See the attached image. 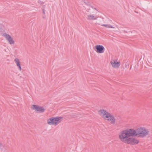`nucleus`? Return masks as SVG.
I'll use <instances>...</instances> for the list:
<instances>
[{
  "label": "nucleus",
  "instance_id": "1",
  "mask_svg": "<svg viewBox=\"0 0 152 152\" xmlns=\"http://www.w3.org/2000/svg\"><path fill=\"white\" fill-rule=\"evenodd\" d=\"M135 133L131 129L124 130L119 133V137L121 141L130 144Z\"/></svg>",
  "mask_w": 152,
  "mask_h": 152
},
{
  "label": "nucleus",
  "instance_id": "2",
  "mask_svg": "<svg viewBox=\"0 0 152 152\" xmlns=\"http://www.w3.org/2000/svg\"><path fill=\"white\" fill-rule=\"evenodd\" d=\"M133 132H135V136L139 137L144 138L149 134V131L145 127H142L137 129L135 130L131 129Z\"/></svg>",
  "mask_w": 152,
  "mask_h": 152
},
{
  "label": "nucleus",
  "instance_id": "3",
  "mask_svg": "<svg viewBox=\"0 0 152 152\" xmlns=\"http://www.w3.org/2000/svg\"><path fill=\"white\" fill-rule=\"evenodd\" d=\"M62 118L61 117L51 118L48 120V124L50 125L55 124L56 125L61 122Z\"/></svg>",
  "mask_w": 152,
  "mask_h": 152
},
{
  "label": "nucleus",
  "instance_id": "4",
  "mask_svg": "<svg viewBox=\"0 0 152 152\" xmlns=\"http://www.w3.org/2000/svg\"><path fill=\"white\" fill-rule=\"evenodd\" d=\"M31 108L33 110H35L38 113H43L44 112L45 110L43 107L39 105H33Z\"/></svg>",
  "mask_w": 152,
  "mask_h": 152
},
{
  "label": "nucleus",
  "instance_id": "5",
  "mask_svg": "<svg viewBox=\"0 0 152 152\" xmlns=\"http://www.w3.org/2000/svg\"><path fill=\"white\" fill-rule=\"evenodd\" d=\"M99 115L102 116L105 119L107 118V116H108L110 113L104 110H100L98 111Z\"/></svg>",
  "mask_w": 152,
  "mask_h": 152
},
{
  "label": "nucleus",
  "instance_id": "6",
  "mask_svg": "<svg viewBox=\"0 0 152 152\" xmlns=\"http://www.w3.org/2000/svg\"><path fill=\"white\" fill-rule=\"evenodd\" d=\"M107 118L105 119L107 120L109 122L113 124H114L115 123V119L114 116L110 113L108 116H107Z\"/></svg>",
  "mask_w": 152,
  "mask_h": 152
},
{
  "label": "nucleus",
  "instance_id": "7",
  "mask_svg": "<svg viewBox=\"0 0 152 152\" xmlns=\"http://www.w3.org/2000/svg\"><path fill=\"white\" fill-rule=\"evenodd\" d=\"M95 48L96 49V51L98 53H102L104 51V48L103 46L100 45H96L95 46Z\"/></svg>",
  "mask_w": 152,
  "mask_h": 152
},
{
  "label": "nucleus",
  "instance_id": "8",
  "mask_svg": "<svg viewBox=\"0 0 152 152\" xmlns=\"http://www.w3.org/2000/svg\"><path fill=\"white\" fill-rule=\"evenodd\" d=\"M110 63L112 66L115 68H118L120 65V62H116L115 60L111 61Z\"/></svg>",
  "mask_w": 152,
  "mask_h": 152
},
{
  "label": "nucleus",
  "instance_id": "9",
  "mask_svg": "<svg viewBox=\"0 0 152 152\" xmlns=\"http://www.w3.org/2000/svg\"><path fill=\"white\" fill-rule=\"evenodd\" d=\"M86 18L88 20H95L97 19V17L94 15H87Z\"/></svg>",
  "mask_w": 152,
  "mask_h": 152
},
{
  "label": "nucleus",
  "instance_id": "10",
  "mask_svg": "<svg viewBox=\"0 0 152 152\" xmlns=\"http://www.w3.org/2000/svg\"><path fill=\"white\" fill-rule=\"evenodd\" d=\"M14 61L17 66L18 67L19 70L21 71V67L19 59L18 58H16L15 59Z\"/></svg>",
  "mask_w": 152,
  "mask_h": 152
},
{
  "label": "nucleus",
  "instance_id": "11",
  "mask_svg": "<svg viewBox=\"0 0 152 152\" xmlns=\"http://www.w3.org/2000/svg\"><path fill=\"white\" fill-rule=\"evenodd\" d=\"M139 140L136 139L133 137L130 144L134 145L137 144L139 143Z\"/></svg>",
  "mask_w": 152,
  "mask_h": 152
},
{
  "label": "nucleus",
  "instance_id": "12",
  "mask_svg": "<svg viewBox=\"0 0 152 152\" xmlns=\"http://www.w3.org/2000/svg\"><path fill=\"white\" fill-rule=\"evenodd\" d=\"M2 35L7 40L8 39H10L11 37V36L10 35L6 33H3L2 34Z\"/></svg>",
  "mask_w": 152,
  "mask_h": 152
},
{
  "label": "nucleus",
  "instance_id": "13",
  "mask_svg": "<svg viewBox=\"0 0 152 152\" xmlns=\"http://www.w3.org/2000/svg\"><path fill=\"white\" fill-rule=\"evenodd\" d=\"M9 42L10 44H13L14 43V41L13 40V39L11 37L10 39L7 40Z\"/></svg>",
  "mask_w": 152,
  "mask_h": 152
},
{
  "label": "nucleus",
  "instance_id": "14",
  "mask_svg": "<svg viewBox=\"0 0 152 152\" xmlns=\"http://www.w3.org/2000/svg\"><path fill=\"white\" fill-rule=\"evenodd\" d=\"M102 26H104L106 27L107 28H115L114 27L111 26L110 25L108 24H102L101 25Z\"/></svg>",
  "mask_w": 152,
  "mask_h": 152
},
{
  "label": "nucleus",
  "instance_id": "15",
  "mask_svg": "<svg viewBox=\"0 0 152 152\" xmlns=\"http://www.w3.org/2000/svg\"><path fill=\"white\" fill-rule=\"evenodd\" d=\"M45 7L44 6H43L42 7V13L44 14H45Z\"/></svg>",
  "mask_w": 152,
  "mask_h": 152
},
{
  "label": "nucleus",
  "instance_id": "16",
  "mask_svg": "<svg viewBox=\"0 0 152 152\" xmlns=\"http://www.w3.org/2000/svg\"><path fill=\"white\" fill-rule=\"evenodd\" d=\"M4 30L1 27L0 28V32H1V34H3L2 32H4Z\"/></svg>",
  "mask_w": 152,
  "mask_h": 152
},
{
  "label": "nucleus",
  "instance_id": "17",
  "mask_svg": "<svg viewBox=\"0 0 152 152\" xmlns=\"http://www.w3.org/2000/svg\"><path fill=\"white\" fill-rule=\"evenodd\" d=\"M43 18H45V16H43Z\"/></svg>",
  "mask_w": 152,
  "mask_h": 152
},
{
  "label": "nucleus",
  "instance_id": "18",
  "mask_svg": "<svg viewBox=\"0 0 152 152\" xmlns=\"http://www.w3.org/2000/svg\"><path fill=\"white\" fill-rule=\"evenodd\" d=\"M89 10H89V9H88V12H89Z\"/></svg>",
  "mask_w": 152,
  "mask_h": 152
}]
</instances>
